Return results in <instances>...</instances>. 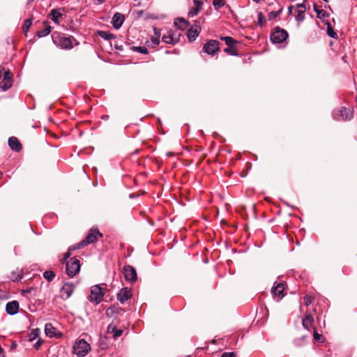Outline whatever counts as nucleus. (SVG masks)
Instances as JSON below:
<instances>
[{
    "instance_id": "1",
    "label": "nucleus",
    "mask_w": 357,
    "mask_h": 357,
    "mask_svg": "<svg viewBox=\"0 0 357 357\" xmlns=\"http://www.w3.org/2000/svg\"><path fill=\"white\" fill-rule=\"evenodd\" d=\"M53 43L63 50H71L73 47V43L76 40L73 36H66L64 33L54 32L52 36Z\"/></svg>"
},
{
    "instance_id": "2",
    "label": "nucleus",
    "mask_w": 357,
    "mask_h": 357,
    "mask_svg": "<svg viewBox=\"0 0 357 357\" xmlns=\"http://www.w3.org/2000/svg\"><path fill=\"white\" fill-rule=\"evenodd\" d=\"M98 236H102V235L97 229H91L84 240L77 244L70 246V250H79L86 246L89 243H93L97 241Z\"/></svg>"
},
{
    "instance_id": "3",
    "label": "nucleus",
    "mask_w": 357,
    "mask_h": 357,
    "mask_svg": "<svg viewBox=\"0 0 357 357\" xmlns=\"http://www.w3.org/2000/svg\"><path fill=\"white\" fill-rule=\"evenodd\" d=\"M73 349V353L78 357H84L91 350V346L84 339H79L75 342Z\"/></svg>"
},
{
    "instance_id": "4",
    "label": "nucleus",
    "mask_w": 357,
    "mask_h": 357,
    "mask_svg": "<svg viewBox=\"0 0 357 357\" xmlns=\"http://www.w3.org/2000/svg\"><path fill=\"white\" fill-rule=\"evenodd\" d=\"M288 37L289 33L286 30L276 26L273 29L270 38L273 44H280L285 41Z\"/></svg>"
},
{
    "instance_id": "5",
    "label": "nucleus",
    "mask_w": 357,
    "mask_h": 357,
    "mask_svg": "<svg viewBox=\"0 0 357 357\" xmlns=\"http://www.w3.org/2000/svg\"><path fill=\"white\" fill-rule=\"evenodd\" d=\"M81 264L79 260L75 257L70 258L66 262V273L70 277H74L79 273Z\"/></svg>"
},
{
    "instance_id": "6",
    "label": "nucleus",
    "mask_w": 357,
    "mask_h": 357,
    "mask_svg": "<svg viewBox=\"0 0 357 357\" xmlns=\"http://www.w3.org/2000/svg\"><path fill=\"white\" fill-rule=\"evenodd\" d=\"M333 118L337 121L350 120L353 117V109L342 107L333 114Z\"/></svg>"
},
{
    "instance_id": "7",
    "label": "nucleus",
    "mask_w": 357,
    "mask_h": 357,
    "mask_svg": "<svg viewBox=\"0 0 357 357\" xmlns=\"http://www.w3.org/2000/svg\"><path fill=\"white\" fill-rule=\"evenodd\" d=\"M104 294L103 289L99 285H95L91 289L89 299L90 301L95 302L96 304H98L102 301Z\"/></svg>"
},
{
    "instance_id": "8",
    "label": "nucleus",
    "mask_w": 357,
    "mask_h": 357,
    "mask_svg": "<svg viewBox=\"0 0 357 357\" xmlns=\"http://www.w3.org/2000/svg\"><path fill=\"white\" fill-rule=\"evenodd\" d=\"M123 273L125 280L129 282H135L137 280V275L135 268L130 265H126L123 268Z\"/></svg>"
},
{
    "instance_id": "9",
    "label": "nucleus",
    "mask_w": 357,
    "mask_h": 357,
    "mask_svg": "<svg viewBox=\"0 0 357 357\" xmlns=\"http://www.w3.org/2000/svg\"><path fill=\"white\" fill-rule=\"evenodd\" d=\"M284 286L282 282H275L271 289V294L276 301H280L284 296Z\"/></svg>"
},
{
    "instance_id": "10",
    "label": "nucleus",
    "mask_w": 357,
    "mask_h": 357,
    "mask_svg": "<svg viewBox=\"0 0 357 357\" xmlns=\"http://www.w3.org/2000/svg\"><path fill=\"white\" fill-rule=\"evenodd\" d=\"M75 285L72 282H66L61 289V297L63 300L68 299L73 294Z\"/></svg>"
},
{
    "instance_id": "11",
    "label": "nucleus",
    "mask_w": 357,
    "mask_h": 357,
    "mask_svg": "<svg viewBox=\"0 0 357 357\" xmlns=\"http://www.w3.org/2000/svg\"><path fill=\"white\" fill-rule=\"evenodd\" d=\"M219 48V42L215 40H211L204 45L203 50L206 54L214 55Z\"/></svg>"
},
{
    "instance_id": "12",
    "label": "nucleus",
    "mask_w": 357,
    "mask_h": 357,
    "mask_svg": "<svg viewBox=\"0 0 357 357\" xmlns=\"http://www.w3.org/2000/svg\"><path fill=\"white\" fill-rule=\"evenodd\" d=\"M12 86V74L9 71L3 73V78L1 82L0 86L3 91H7Z\"/></svg>"
},
{
    "instance_id": "13",
    "label": "nucleus",
    "mask_w": 357,
    "mask_h": 357,
    "mask_svg": "<svg viewBox=\"0 0 357 357\" xmlns=\"http://www.w3.org/2000/svg\"><path fill=\"white\" fill-rule=\"evenodd\" d=\"M132 296L131 291L128 287L122 288L120 291L117 294V300L121 303H124L126 301L129 300Z\"/></svg>"
},
{
    "instance_id": "14",
    "label": "nucleus",
    "mask_w": 357,
    "mask_h": 357,
    "mask_svg": "<svg viewBox=\"0 0 357 357\" xmlns=\"http://www.w3.org/2000/svg\"><path fill=\"white\" fill-rule=\"evenodd\" d=\"M306 7L303 3L297 4L296 8L295 9V18L298 22H301L305 19V13Z\"/></svg>"
},
{
    "instance_id": "15",
    "label": "nucleus",
    "mask_w": 357,
    "mask_h": 357,
    "mask_svg": "<svg viewBox=\"0 0 357 357\" xmlns=\"http://www.w3.org/2000/svg\"><path fill=\"white\" fill-rule=\"evenodd\" d=\"M125 20V17L120 13H116L112 20V24L115 29H119Z\"/></svg>"
},
{
    "instance_id": "16",
    "label": "nucleus",
    "mask_w": 357,
    "mask_h": 357,
    "mask_svg": "<svg viewBox=\"0 0 357 357\" xmlns=\"http://www.w3.org/2000/svg\"><path fill=\"white\" fill-rule=\"evenodd\" d=\"M20 305L17 301L8 302L6 305V311L10 315L16 314L19 311Z\"/></svg>"
},
{
    "instance_id": "17",
    "label": "nucleus",
    "mask_w": 357,
    "mask_h": 357,
    "mask_svg": "<svg viewBox=\"0 0 357 357\" xmlns=\"http://www.w3.org/2000/svg\"><path fill=\"white\" fill-rule=\"evenodd\" d=\"M200 32V26L199 25L195 24L187 33L188 38L190 41H194L197 37L199 36Z\"/></svg>"
},
{
    "instance_id": "18",
    "label": "nucleus",
    "mask_w": 357,
    "mask_h": 357,
    "mask_svg": "<svg viewBox=\"0 0 357 357\" xmlns=\"http://www.w3.org/2000/svg\"><path fill=\"white\" fill-rule=\"evenodd\" d=\"M56 328H54L51 323H47L45 325V333L47 336L50 337H61V333L59 332L56 333Z\"/></svg>"
},
{
    "instance_id": "19",
    "label": "nucleus",
    "mask_w": 357,
    "mask_h": 357,
    "mask_svg": "<svg viewBox=\"0 0 357 357\" xmlns=\"http://www.w3.org/2000/svg\"><path fill=\"white\" fill-rule=\"evenodd\" d=\"M10 148L15 151H20L22 149V146L18 139L15 137H10L8 141Z\"/></svg>"
},
{
    "instance_id": "20",
    "label": "nucleus",
    "mask_w": 357,
    "mask_h": 357,
    "mask_svg": "<svg viewBox=\"0 0 357 357\" xmlns=\"http://www.w3.org/2000/svg\"><path fill=\"white\" fill-rule=\"evenodd\" d=\"M162 41L167 44H175L178 41V38L175 33L169 32L168 35L162 37Z\"/></svg>"
},
{
    "instance_id": "21",
    "label": "nucleus",
    "mask_w": 357,
    "mask_h": 357,
    "mask_svg": "<svg viewBox=\"0 0 357 357\" xmlns=\"http://www.w3.org/2000/svg\"><path fill=\"white\" fill-rule=\"evenodd\" d=\"M123 332L122 329L117 328V327L113 324H111L107 326V333L112 334L114 338L120 337Z\"/></svg>"
},
{
    "instance_id": "22",
    "label": "nucleus",
    "mask_w": 357,
    "mask_h": 357,
    "mask_svg": "<svg viewBox=\"0 0 357 357\" xmlns=\"http://www.w3.org/2000/svg\"><path fill=\"white\" fill-rule=\"evenodd\" d=\"M313 322V317L310 314H307L305 316V317L303 318L302 321V324L305 329L309 331L310 328L312 326Z\"/></svg>"
},
{
    "instance_id": "23",
    "label": "nucleus",
    "mask_w": 357,
    "mask_h": 357,
    "mask_svg": "<svg viewBox=\"0 0 357 357\" xmlns=\"http://www.w3.org/2000/svg\"><path fill=\"white\" fill-rule=\"evenodd\" d=\"M174 25L181 30H184L188 26V22L183 18H177L174 20Z\"/></svg>"
},
{
    "instance_id": "24",
    "label": "nucleus",
    "mask_w": 357,
    "mask_h": 357,
    "mask_svg": "<svg viewBox=\"0 0 357 357\" xmlns=\"http://www.w3.org/2000/svg\"><path fill=\"white\" fill-rule=\"evenodd\" d=\"M51 20L56 24H59V18L61 16V13L59 10L53 9L50 12Z\"/></svg>"
},
{
    "instance_id": "25",
    "label": "nucleus",
    "mask_w": 357,
    "mask_h": 357,
    "mask_svg": "<svg viewBox=\"0 0 357 357\" xmlns=\"http://www.w3.org/2000/svg\"><path fill=\"white\" fill-rule=\"evenodd\" d=\"M98 35L103 39L105 40H112V39H114L115 38V36L109 32V31H98Z\"/></svg>"
},
{
    "instance_id": "26",
    "label": "nucleus",
    "mask_w": 357,
    "mask_h": 357,
    "mask_svg": "<svg viewBox=\"0 0 357 357\" xmlns=\"http://www.w3.org/2000/svg\"><path fill=\"white\" fill-rule=\"evenodd\" d=\"M266 18H265L264 15H263L262 12H258L257 24L260 26H263L266 24Z\"/></svg>"
},
{
    "instance_id": "27",
    "label": "nucleus",
    "mask_w": 357,
    "mask_h": 357,
    "mask_svg": "<svg viewBox=\"0 0 357 357\" xmlns=\"http://www.w3.org/2000/svg\"><path fill=\"white\" fill-rule=\"evenodd\" d=\"M43 277L48 282H51L55 278V273L52 271H46L43 273Z\"/></svg>"
},
{
    "instance_id": "28",
    "label": "nucleus",
    "mask_w": 357,
    "mask_h": 357,
    "mask_svg": "<svg viewBox=\"0 0 357 357\" xmlns=\"http://www.w3.org/2000/svg\"><path fill=\"white\" fill-rule=\"evenodd\" d=\"M40 330L38 328L33 329L29 334V340L33 341L37 339L40 335Z\"/></svg>"
},
{
    "instance_id": "29",
    "label": "nucleus",
    "mask_w": 357,
    "mask_h": 357,
    "mask_svg": "<svg viewBox=\"0 0 357 357\" xmlns=\"http://www.w3.org/2000/svg\"><path fill=\"white\" fill-rule=\"evenodd\" d=\"M50 32H51V26H47L43 30L39 31L37 33V36H38V37L41 38V37L46 36L49 35L50 33Z\"/></svg>"
},
{
    "instance_id": "30",
    "label": "nucleus",
    "mask_w": 357,
    "mask_h": 357,
    "mask_svg": "<svg viewBox=\"0 0 357 357\" xmlns=\"http://www.w3.org/2000/svg\"><path fill=\"white\" fill-rule=\"evenodd\" d=\"M132 49L134 51L141 54H147L149 53L147 48L144 46L132 47Z\"/></svg>"
},
{
    "instance_id": "31",
    "label": "nucleus",
    "mask_w": 357,
    "mask_h": 357,
    "mask_svg": "<svg viewBox=\"0 0 357 357\" xmlns=\"http://www.w3.org/2000/svg\"><path fill=\"white\" fill-rule=\"evenodd\" d=\"M222 40H225L226 45L228 47H232L236 42L234 39H233L231 37H224L222 38Z\"/></svg>"
},
{
    "instance_id": "32",
    "label": "nucleus",
    "mask_w": 357,
    "mask_h": 357,
    "mask_svg": "<svg viewBox=\"0 0 357 357\" xmlns=\"http://www.w3.org/2000/svg\"><path fill=\"white\" fill-rule=\"evenodd\" d=\"M31 24H32V22L30 19L26 20L23 24L24 31L27 32L29 31V28L31 27Z\"/></svg>"
},
{
    "instance_id": "33",
    "label": "nucleus",
    "mask_w": 357,
    "mask_h": 357,
    "mask_svg": "<svg viewBox=\"0 0 357 357\" xmlns=\"http://www.w3.org/2000/svg\"><path fill=\"white\" fill-rule=\"evenodd\" d=\"M213 5L215 8H221L225 5V0H213Z\"/></svg>"
},
{
    "instance_id": "34",
    "label": "nucleus",
    "mask_w": 357,
    "mask_h": 357,
    "mask_svg": "<svg viewBox=\"0 0 357 357\" xmlns=\"http://www.w3.org/2000/svg\"><path fill=\"white\" fill-rule=\"evenodd\" d=\"M280 12V10L269 12L268 14V20H272L276 18L278 16Z\"/></svg>"
},
{
    "instance_id": "35",
    "label": "nucleus",
    "mask_w": 357,
    "mask_h": 357,
    "mask_svg": "<svg viewBox=\"0 0 357 357\" xmlns=\"http://www.w3.org/2000/svg\"><path fill=\"white\" fill-rule=\"evenodd\" d=\"M74 250H70V248H68V252H66L64 255H63V260H62V262L63 263L64 261H66L68 259L70 258V255H71V253L70 252L71 251H73Z\"/></svg>"
},
{
    "instance_id": "36",
    "label": "nucleus",
    "mask_w": 357,
    "mask_h": 357,
    "mask_svg": "<svg viewBox=\"0 0 357 357\" xmlns=\"http://www.w3.org/2000/svg\"><path fill=\"white\" fill-rule=\"evenodd\" d=\"M151 40L154 47L158 45L160 43V38H158V36H152Z\"/></svg>"
},
{
    "instance_id": "37",
    "label": "nucleus",
    "mask_w": 357,
    "mask_h": 357,
    "mask_svg": "<svg viewBox=\"0 0 357 357\" xmlns=\"http://www.w3.org/2000/svg\"><path fill=\"white\" fill-rule=\"evenodd\" d=\"M199 8H192L190 11H189V15L191 16V17H193L196 15H197V13H199Z\"/></svg>"
},
{
    "instance_id": "38",
    "label": "nucleus",
    "mask_w": 357,
    "mask_h": 357,
    "mask_svg": "<svg viewBox=\"0 0 357 357\" xmlns=\"http://www.w3.org/2000/svg\"><path fill=\"white\" fill-rule=\"evenodd\" d=\"M236 354L234 352H225L221 355V357H235Z\"/></svg>"
},
{
    "instance_id": "39",
    "label": "nucleus",
    "mask_w": 357,
    "mask_h": 357,
    "mask_svg": "<svg viewBox=\"0 0 357 357\" xmlns=\"http://www.w3.org/2000/svg\"><path fill=\"white\" fill-rule=\"evenodd\" d=\"M22 278V275L20 273H18L16 275H13L12 277V280L13 281H20Z\"/></svg>"
},
{
    "instance_id": "40",
    "label": "nucleus",
    "mask_w": 357,
    "mask_h": 357,
    "mask_svg": "<svg viewBox=\"0 0 357 357\" xmlns=\"http://www.w3.org/2000/svg\"><path fill=\"white\" fill-rule=\"evenodd\" d=\"M42 344V340L39 339L33 345L35 349L38 350Z\"/></svg>"
},
{
    "instance_id": "41",
    "label": "nucleus",
    "mask_w": 357,
    "mask_h": 357,
    "mask_svg": "<svg viewBox=\"0 0 357 357\" xmlns=\"http://www.w3.org/2000/svg\"><path fill=\"white\" fill-rule=\"evenodd\" d=\"M304 301H305V303L307 306L312 303V298L310 296H305Z\"/></svg>"
},
{
    "instance_id": "42",
    "label": "nucleus",
    "mask_w": 357,
    "mask_h": 357,
    "mask_svg": "<svg viewBox=\"0 0 357 357\" xmlns=\"http://www.w3.org/2000/svg\"><path fill=\"white\" fill-rule=\"evenodd\" d=\"M322 338V335L320 334H318L316 331L314 332V339L316 341H321Z\"/></svg>"
},
{
    "instance_id": "43",
    "label": "nucleus",
    "mask_w": 357,
    "mask_h": 357,
    "mask_svg": "<svg viewBox=\"0 0 357 357\" xmlns=\"http://www.w3.org/2000/svg\"><path fill=\"white\" fill-rule=\"evenodd\" d=\"M328 35L331 38H335L337 36L336 33H335L333 30H330L329 29H328Z\"/></svg>"
},
{
    "instance_id": "44",
    "label": "nucleus",
    "mask_w": 357,
    "mask_h": 357,
    "mask_svg": "<svg viewBox=\"0 0 357 357\" xmlns=\"http://www.w3.org/2000/svg\"><path fill=\"white\" fill-rule=\"evenodd\" d=\"M153 31H154V36H158V38H160V30L156 29L155 27L153 29Z\"/></svg>"
},
{
    "instance_id": "45",
    "label": "nucleus",
    "mask_w": 357,
    "mask_h": 357,
    "mask_svg": "<svg viewBox=\"0 0 357 357\" xmlns=\"http://www.w3.org/2000/svg\"><path fill=\"white\" fill-rule=\"evenodd\" d=\"M194 3L195 5V8H199L200 9V7L202 4V3L200 1L194 0Z\"/></svg>"
},
{
    "instance_id": "46",
    "label": "nucleus",
    "mask_w": 357,
    "mask_h": 357,
    "mask_svg": "<svg viewBox=\"0 0 357 357\" xmlns=\"http://www.w3.org/2000/svg\"><path fill=\"white\" fill-rule=\"evenodd\" d=\"M225 52L227 53H229L230 54H234V53L233 52L234 50L231 48V47H228L225 48Z\"/></svg>"
},
{
    "instance_id": "47",
    "label": "nucleus",
    "mask_w": 357,
    "mask_h": 357,
    "mask_svg": "<svg viewBox=\"0 0 357 357\" xmlns=\"http://www.w3.org/2000/svg\"><path fill=\"white\" fill-rule=\"evenodd\" d=\"M0 357H4L3 356V352L1 347L0 346Z\"/></svg>"
},
{
    "instance_id": "48",
    "label": "nucleus",
    "mask_w": 357,
    "mask_h": 357,
    "mask_svg": "<svg viewBox=\"0 0 357 357\" xmlns=\"http://www.w3.org/2000/svg\"><path fill=\"white\" fill-rule=\"evenodd\" d=\"M104 1H105V0H97L98 4L102 3Z\"/></svg>"
},
{
    "instance_id": "49",
    "label": "nucleus",
    "mask_w": 357,
    "mask_h": 357,
    "mask_svg": "<svg viewBox=\"0 0 357 357\" xmlns=\"http://www.w3.org/2000/svg\"><path fill=\"white\" fill-rule=\"evenodd\" d=\"M315 11L317 13V14H321V13H324V11L323 10H315Z\"/></svg>"
},
{
    "instance_id": "50",
    "label": "nucleus",
    "mask_w": 357,
    "mask_h": 357,
    "mask_svg": "<svg viewBox=\"0 0 357 357\" xmlns=\"http://www.w3.org/2000/svg\"><path fill=\"white\" fill-rule=\"evenodd\" d=\"M288 13L290 14V5L287 6Z\"/></svg>"
},
{
    "instance_id": "51",
    "label": "nucleus",
    "mask_w": 357,
    "mask_h": 357,
    "mask_svg": "<svg viewBox=\"0 0 357 357\" xmlns=\"http://www.w3.org/2000/svg\"><path fill=\"white\" fill-rule=\"evenodd\" d=\"M34 0H28V3H30L31 2H33Z\"/></svg>"
},
{
    "instance_id": "52",
    "label": "nucleus",
    "mask_w": 357,
    "mask_h": 357,
    "mask_svg": "<svg viewBox=\"0 0 357 357\" xmlns=\"http://www.w3.org/2000/svg\"><path fill=\"white\" fill-rule=\"evenodd\" d=\"M167 156H170V155H172V153H167Z\"/></svg>"
},
{
    "instance_id": "53",
    "label": "nucleus",
    "mask_w": 357,
    "mask_h": 357,
    "mask_svg": "<svg viewBox=\"0 0 357 357\" xmlns=\"http://www.w3.org/2000/svg\"><path fill=\"white\" fill-rule=\"evenodd\" d=\"M254 1L259 3L261 0H253Z\"/></svg>"
},
{
    "instance_id": "54",
    "label": "nucleus",
    "mask_w": 357,
    "mask_h": 357,
    "mask_svg": "<svg viewBox=\"0 0 357 357\" xmlns=\"http://www.w3.org/2000/svg\"><path fill=\"white\" fill-rule=\"evenodd\" d=\"M323 1H325V2H327V1H328V0H323Z\"/></svg>"
}]
</instances>
